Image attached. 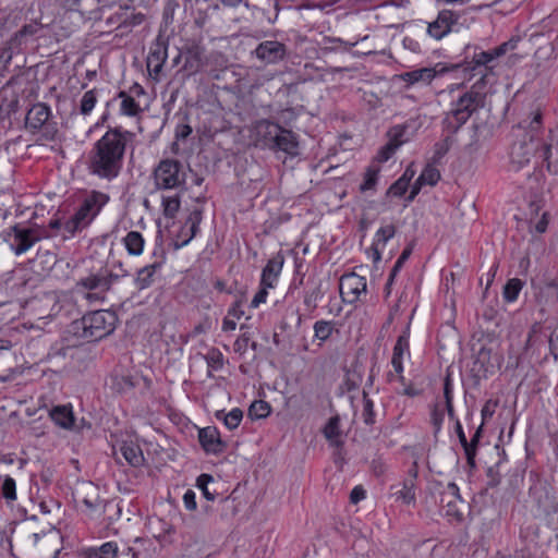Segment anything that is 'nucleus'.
I'll list each match as a JSON object with an SVG mask.
<instances>
[{
    "mask_svg": "<svg viewBox=\"0 0 558 558\" xmlns=\"http://www.w3.org/2000/svg\"><path fill=\"white\" fill-rule=\"evenodd\" d=\"M128 135L131 133L109 130L94 144L88 155V170L92 174L108 181L119 175Z\"/></svg>",
    "mask_w": 558,
    "mask_h": 558,
    "instance_id": "1",
    "label": "nucleus"
},
{
    "mask_svg": "<svg viewBox=\"0 0 558 558\" xmlns=\"http://www.w3.org/2000/svg\"><path fill=\"white\" fill-rule=\"evenodd\" d=\"M488 84L489 73H481L480 78L469 90L452 100L451 108L442 121L448 132L456 133L475 111L485 107Z\"/></svg>",
    "mask_w": 558,
    "mask_h": 558,
    "instance_id": "2",
    "label": "nucleus"
},
{
    "mask_svg": "<svg viewBox=\"0 0 558 558\" xmlns=\"http://www.w3.org/2000/svg\"><path fill=\"white\" fill-rule=\"evenodd\" d=\"M542 118V112L537 110L533 113L532 119L524 120L520 123V126L529 128L530 133L526 134L527 138L524 137L522 141L515 142L512 145L510 159L517 170L526 166L538 150V138L534 133L541 129Z\"/></svg>",
    "mask_w": 558,
    "mask_h": 558,
    "instance_id": "3",
    "label": "nucleus"
},
{
    "mask_svg": "<svg viewBox=\"0 0 558 558\" xmlns=\"http://www.w3.org/2000/svg\"><path fill=\"white\" fill-rule=\"evenodd\" d=\"M519 41L520 37H512L492 50L475 53L468 65H456L454 68H462L464 72H471V76H481V73H489V83L493 84L495 78L494 61L506 52L515 49Z\"/></svg>",
    "mask_w": 558,
    "mask_h": 558,
    "instance_id": "4",
    "label": "nucleus"
},
{
    "mask_svg": "<svg viewBox=\"0 0 558 558\" xmlns=\"http://www.w3.org/2000/svg\"><path fill=\"white\" fill-rule=\"evenodd\" d=\"M108 201L109 196L107 194L96 191L92 192L83 201L74 216L65 222V231L70 234H74L75 232L86 228Z\"/></svg>",
    "mask_w": 558,
    "mask_h": 558,
    "instance_id": "5",
    "label": "nucleus"
},
{
    "mask_svg": "<svg viewBox=\"0 0 558 558\" xmlns=\"http://www.w3.org/2000/svg\"><path fill=\"white\" fill-rule=\"evenodd\" d=\"M155 187L157 190H174L185 183L183 166L175 159L161 160L153 172Z\"/></svg>",
    "mask_w": 558,
    "mask_h": 558,
    "instance_id": "6",
    "label": "nucleus"
},
{
    "mask_svg": "<svg viewBox=\"0 0 558 558\" xmlns=\"http://www.w3.org/2000/svg\"><path fill=\"white\" fill-rule=\"evenodd\" d=\"M266 145L274 150H281L291 156L298 154L299 143L295 134L276 123L264 122Z\"/></svg>",
    "mask_w": 558,
    "mask_h": 558,
    "instance_id": "7",
    "label": "nucleus"
},
{
    "mask_svg": "<svg viewBox=\"0 0 558 558\" xmlns=\"http://www.w3.org/2000/svg\"><path fill=\"white\" fill-rule=\"evenodd\" d=\"M108 318H113L112 315L105 311H95L85 316L80 322L82 329V337L89 340H99L113 330L112 322Z\"/></svg>",
    "mask_w": 558,
    "mask_h": 558,
    "instance_id": "8",
    "label": "nucleus"
},
{
    "mask_svg": "<svg viewBox=\"0 0 558 558\" xmlns=\"http://www.w3.org/2000/svg\"><path fill=\"white\" fill-rule=\"evenodd\" d=\"M118 276L112 274H93L85 278H82L77 283V291L87 290L85 298L89 302H98L105 299V293L110 289L112 281Z\"/></svg>",
    "mask_w": 558,
    "mask_h": 558,
    "instance_id": "9",
    "label": "nucleus"
},
{
    "mask_svg": "<svg viewBox=\"0 0 558 558\" xmlns=\"http://www.w3.org/2000/svg\"><path fill=\"white\" fill-rule=\"evenodd\" d=\"M440 507L446 511V515L463 519L466 509L465 501L461 498L459 487L454 483H448L440 492Z\"/></svg>",
    "mask_w": 558,
    "mask_h": 558,
    "instance_id": "10",
    "label": "nucleus"
},
{
    "mask_svg": "<svg viewBox=\"0 0 558 558\" xmlns=\"http://www.w3.org/2000/svg\"><path fill=\"white\" fill-rule=\"evenodd\" d=\"M12 231V234H9L8 241L17 255L25 253L40 239L51 235L41 229H20L14 227Z\"/></svg>",
    "mask_w": 558,
    "mask_h": 558,
    "instance_id": "11",
    "label": "nucleus"
},
{
    "mask_svg": "<svg viewBox=\"0 0 558 558\" xmlns=\"http://www.w3.org/2000/svg\"><path fill=\"white\" fill-rule=\"evenodd\" d=\"M460 14L451 10H442L435 21L428 23L427 33L435 39H441L451 32L458 31Z\"/></svg>",
    "mask_w": 558,
    "mask_h": 558,
    "instance_id": "12",
    "label": "nucleus"
},
{
    "mask_svg": "<svg viewBox=\"0 0 558 558\" xmlns=\"http://www.w3.org/2000/svg\"><path fill=\"white\" fill-rule=\"evenodd\" d=\"M366 287L364 277L351 272L341 277L339 290L344 302L354 303L360 300L361 294L366 293Z\"/></svg>",
    "mask_w": 558,
    "mask_h": 558,
    "instance_id": "13",
    "label": "nucleus"
},
{
    "mask_svg": "<svg viewBox=\"0 0 558 558\" xmlns=\"http://www.w3.org/2000/svg\"><path fill=\"white\" fill-rule=\"evenodd\" d=\"M167 46L165 43L157 40L149 50L147 56L146 65L149 75L156 81H159V75L162 71V66L167 60Z\"/></svg>",
    "mask_w": 558,
    "mask_h": 558,
    "instance_id": "14",
    "label": "nucleus"
},
{
    "mask_svg": "<svg viewBox=\"0 0 558 558\" xmlns=\"http://www.w3.org/2000/svg\"><path fill=\"white\" fill-rule=\"evenodd\" d=\"M286 46L277 40L260 43L255 49V56L265 63H276L286 56Z\"/></svg>",
    "mask_w": 558,
    "mask_h": 558,
    "instance_id": "15",
    "label": "nucleus"
},
{
    "mask_svg": "<svg viewBox=\"0 0 558 558\" xmlns=\"http://www.w3.org/2000/svg\"><path fill=\"white\" fill-rule=\"evenodd\" d=\"M198 440L203 449L207 453H221L226 444L220 438V433L215 426H207L198 432Z\"/></svg>",
    "mask_w": 558,
    "mask_h": 558,
    "instance_id": "16",
    "label": "nucleus"
},
{
    "mask_svg": "<svg viewBox=\"0 0 558 558\" xmlns=\"http://www.w3.org/2000/svg\"><path fill=\"white\" fill-rule=\"evenodd\" d=\"M75 499L82 502L89 511L97 510L102 502L99 496V488L90 482L83 483L77 488Z\"/></svg>",
    "mask_w": 558,
    "mask_h": 558,
    "instance_id": "17",
    "label": "nucleus"
},
{
    "mask_svg": "<svg viewBox=\"0 0 558 558\" xmlns=\"http://www.w3.org/2000/svg\"><path fill=\"white\" fill-rule=\"evenodd\" d=\"M50 117V108L43 102L35 104L26 114L25 124L33 130L40 129Z\"/></svg>",
    "mask_w": 558,
    "mask_h": 558,
    "instance_id": "18",
    "label": "nucleus"
},
{
    "mask_svg": "<svg viewBox=\"0 0 558 558\" xmlns=\"http://www.w3.org/2000/svg\"><path fill=\"white\" fill-rule=\"evenodd\" d=\"M119 451L130 465L138 468L144 464L145 459L137 444L123 441L120 445Z\"/></svg>",
    "mask_w": 558,
    "mask_h": 558,
    "instance_id": "19",
    "label": "nucleus"
},
{
    "mask_svg": "<svg viewBox=\"0 0 558 558\" xmlns=\"http://www.w3.org/2000/svg\"><path fill=\"white\" fill-rule=\"evenodd\" d=\"M282 268V262L269 259L262 272L260 286L274 288L278 275Z\"/></svg>",
    "mask_w": 558,
    "mask_h": 558,
    "instance_id": "20",
    "label": "nucleus"
},
{
    "mask_svg": "<svg viewBox=\"0 0 558 558\" xmlns=\"http://www.w3.org/2000/svg\"><path fill=\"white\" fill-rule=\"evenodd\" d=\"M160 267L159 263H154L138 269L135 278V286L138 290L148 288L153 281L157 269Z\"/></svg>",
    "mask_w": 558,
    "mask_h": 558,
    "instance_id": "21",
    "label": "nucleus"
},
{
    "mask_svg": "<svg viewBox=\"0 0 558 558\" xmlns=\"http://www.w3.org/2000/svg\"><path fill=\"white\" fill-rule=\"evenodd\" d=\"M52 421L62 428H71L74 423V416L71 409L62 405L56 407L50 411Z\"/></svg>",
    "mask_w": 558,
    "mask_h": 558,
    "instance_id": "22",
    "label": "nucleus"
},
{
    "mask_svg": "<svg viewBox=\"0 0 558 558\" xmlns=\"http://www.w3.org/2000/svg\"><path fill=\"white\" fill-rule=\"evenodd\" d=\"M436 73L435 69L422 68L404 73L402 78L411 84L417 82L429 83L436 76Z\"/></svg>",
    "mask_w": 558,
    "mask_h": 558,
    "instance_id": "23",
    "label": "nucleus"
},
{
    "mask_svg": "<svg viewBox=\"0 0 558 558\" xmlns=\"http://www.w3.org/2000/svg\"><path fill=\"white\" fill-rule=\"evenodd\" d=\"M410 124L405 123L402 125H396L391 128L388 132L389 141L392 144L397 145V148H399L402 144L410 141L412 137V133H409Z\"/></svg>",
    "mask_w": 558,
    "mask_h": 558,
    "instance_id": "24",
    "label": "nucleus"
},
{
    "mask_svg": "<svg viewBox=\"0 0 558 558\" xmlns=\"http://www.w3.org/2000/svg\"><path fill=\"white\" fill-rule=\"evenodd\" d=\"M201 221L202 210H193L185 222L186 229L189 230V236L182 240L181 244L178 245L179 247L186 245L196 235L199 229Z\"/></svg>",
    "mask_w": 558,
    "mask_h": 558,
    "instance_id": "25",
    "label": "nucleus"
},
{
    "mask_svg": "<svg viewBox=\"0 0 558 558\" xmlns=\"http://www.w3.org/2000/svg\"><path fill=\"white\" fill-rule=\"evenodd\" d=\"M124 245L131 255H141L144 248V239L137 231H130L124 238Z\"/></svg>",
    "mask_w": 558,
    "mask_h": 558,
    "instance_id": "26",
    "label": "nucleus"
},
{
    "mask_svg": "<svg viewBox=\"0 0 558 558\" xmlns=\"http://www.w3.org/2000/svg\"><path fill=\"white\" fill-rule=\"evenodd\" d=\"M110 387L117 392H126L135 387L132 376L114 374L110 377Z\"/></svg>",
    "mask_w": 558,
    "mask_h": 558,
    "instance_id": "27",
    "label": "nucleus"
},
{
    "mask_svg": "<svg viewBox=\"0 0 558 558\" xmlns=\"http://www.w3.org/2000/svg\"><path fill=\"white\" fill-rule=\"evenodd\" d=\"M216 417L218 420H222L225 425L229 429H234L241 423L243 418V412L238 408L232 409L229 413H223V411H217Z\"/></svg>",
    "mask_w": 558,
    "mask_h": 558,
    "instance_id": "28",
    "label": "nucleus"
},
{
    "mask_svg": "<svg viewBox=\"0 0 558 558\" xmlns=\"http://www.w3.org/2000/svg\"><path fill=\"white\" fill-rule=\"evenodd\" d=\"M475 365H480L484 372H488L489 367L493 368V349L485 345L481 347L476 353Z\"/></svg>",
    "mask_w": 558,
    "mask_h": 558,
    "instance_id": "29",
    "label": "nucleus"
},
{
    "mask_svg": "<svg viewBox=\"0 0 558 558\" xmlns=\"http://www.w3.org/2000/svg\"><path fill=\"white\" fill-rule=\"evenodd\" d=\"M119 97L122 99L121 100V112L123 114L133 117V116H136L141 111L138 104L134 100V98L129 96L125 92H120Z\"/></svg>",
    "mask_w": 558,
    "mask_h": 558,
    "instance_id": "30",
    "label": "nucleus"
},
{
    "mask_svg": "<svg viewBox=\"0 0 558 558\" xmlns=\"http://www.w3.org/2000/svg\"><path fill=\"white\" fill-rule=\"evenodd\" d=\"M523 282L518 278L508 280L504 288V298L508 302H513L518 299L520 291L522 290Z\"/></svg>",
    "mask_w": 558,
    "mask_h": 558,
    "instance_id": "31",
    "label": "nucleus"
},
{
    "mask_svg": "<svg viewBox=\"0 0 558 558\" xmlns=\"http://www.w3.org/2000/svg\"><path fill=\"white\" fill-rule=\"evenodd\" d=\"M397 499H401L404 504H411L415 501V484L413 480H405L402 488L396 492Z\"/></svg>",
    "mask_w": 558,
    "mask_h": 558,
    "instance_id": "32",
    "label": "nucleus"
},
{
    "mask_svg": "<svg viewBox=\"0 0 558 558\" xmlns=\"http://www.w3.org/2000/svg\"><path fill=\"white\" fill-rule=\"evenodd\" d=\"M213 482L214 478L209 474H201L196 481V486L201 489L203 496L209 501H214L216 498V490H210L209 488V484Z\"/></svg>",
    "mask_w": 558,
    "mask_h": 558,
    "instance_id": "33",
    "label": "nucleus"
},
{
    "mask_svg": "<svg viewBox=\"0 0 558 558\" xmlns=\"http://www.w3.org/2000/svg\"><path fill=\"white\" fill-rule=\"evenodd\" d=\"M483 425H481L476 432L474 433L473 437L471 438V441H468L466 449H465V457L468 460V463L471 466L475 465V456H476V448L477 444L480 441V438L482 436Z\"/></svg>",
    "mask_w": 558,
    "mask_h": 558,
    "instance_id": "34",
    "label": "nucleus"
},
{
    "mask_svg": "<svg viewBox=\"0 0 558 558\" xmlns=\"http://www.w3.org/2000/svg\"><path fill=\"white\" fill-rule=\"evenodd\" d=\"M333 331V324L328 320H318L314 324V337L320 341H326Z\"/></svg>",
    "mask_w": 558,
    "mask_h": 558,
    "instance_id": "35",
    "label": "nucleus"
},
{
    "mask_svg": "<svg viewBox=\"0 0 558 558\" xmlns=\"http://www.w3.org/2000/svg\"><path fill=\"white\" fill-rule=\"evenodd\" d=\"M270 413V405L264 400L254 401L248 409V416L251 418H264Z\"/></svg>",
    "mask_w": 558,
    "mask_h": 558,
    "instance_id": "36",
    "label": "nucleus"
},
{
    "mask_svg": "<svg viewBox=\"0 0 558 558\" xmlns=\"http://www.w3.org/2000/svg\"><path fill=\"white\" fill-rule=\"evenodd\" d=\"M396 234V227L393 225H387L379 228L375 234L374 244L384 247L387 242Z\"/></svg>",
    "mask_w": 558,
    "mask_h": 558,
    "instance_id": "37",
    "label": "nucleus"
},
{
    "mask_svg": "<svg viewBox=\"0 0 558 558\" xmlns=\"http://www.w3.org/2000/svg\"><path fill=\"white\" fill-rule=\"evenodd\" d=\"M413 246L414 244L413 243H410L404 250L403 252L401 253V255L399 256V258L397 259L391 272H390V276L388 278V282H387V286H390L397 275V272L402 268L403 264L405 263V260L410 257V255L412 254V251H413Z\"/></svg>",
    "mask_w": 558,
    "mask_h": 558,
    "instance_id": "38",
    "label": "nucleus"
},
{
    "mask_svg": "<svg viewBox=\"0 0 558 558\" xmlns=\"http://www.w3.org/2000/svg\"><path fill=\"white\" fill-rule=\"evenodd\" d=\"M162 207L165 217L173 218L180 209L179 196L163 197Z\"/></svg>",
    "mask_w": 558,
    "mask_h": 558,
    "instance_id": "39",
    "label": "nucleus"
},
{
    "mask_svg": "<svg viewBox=\"0 0 558 558\" xmlns=\"http://www.w3.org/2000/svg\"><path fill=\"white\" fill-rule=\"evenodd\" d=\"M440 179L439 171L432 165H427L420 174V181L425 182L427 185H435Z\"/></svg>",
    "mask_w": 558,
    "mask_h": 558,
    "instance_id": "40",
    "label": "nucleus"
},
{
    "mask_svg": "<svg viewBox=\"0 0 558 558\" xmlns=\"http://www.w3.org/2000/svg\"><path fill=\"white\" fill-rule=\"evenodd\" d=\"M363 411L362 417L365 424L373 425L375 423V412L373 401L367 398L366 392H363Z\"/></svg>",
    "mask_w": 558,
    "mask_h": 558,
    "instance_id": "41",
    "label": "nucleus"
},
{
    "mask_svg": "<svg viewBox=\"0 0 558 558\" xmlns=\"http://www.w3.org/2000/svg\"><path fill=\"white\" fill-rule=\"evenodd\" d=\"M97 97L95 90L92 89L86 92L81 99V113L88 114L94 109Z\"/></svg>",
    "mask_w": 558,
    "mask_h": 558,
    "instance_id": "42",
    "label": "nucleus"
},
{
    "mask_svg": "<svg viewBox=\"0 0 558 558\" xmlns=\"http://www.w3.org/2000/svg\"><path fill=\"white\" fill-rule=\"evenodd\" d=\"M1 489L3 498H5L8 501H13L16 499V484L12 477L7 476L3 480Z\"/></svg>",
    "mask_w": 558,
    "mask_h": 558,
    "instance_id": "43",
    "label": "nucleus"
},
{
    "mask_svg": "<svg viewBox=\"0 0 558 558\" xmlns=\"http://www.w3.org/2000/svg\"><path fill=\"white\" fill-rule=\"evenodd\" d=\"M378 168L369 167L365 173L364 182L361 184L360 190L362 192L373 190L377 183Z\"/></svg>",
    "mask_w": 558,
    "mask_h": 558,
    "instance_id": "44",
    "label": "nucleus"
},
{
    "mask_svg": "<svg viewBox=\"0 0 558 558\" xmlns=\"http://www.w3.org/2000/svg\"><path fill=\"white\" fill-rule=\"evenodd\" d=\"M41 29V25L37 22L24 25L19 32L15 33L12 41L21 40L26 36H34Z\"/></svg>",
    "mask_w": 558,
    "mask_h": 558,
    "instance_id": "45",
    "label": "nucleus"
},
{
    "mask_svg": "<svg viewBox=\"0 0 558 558\" xmlns=\"http://www.w3.org/2000/svg\"><path fill=\"white\" fill-rule=\"evenodd\" d=\"M449 149H450L449 137L442 140L440 142H437L434 145V154H433V157H432V161L434 163L439 162L440 159L448 153Z\"/></svg>",
    "mask_w": 558,
    "mask_h": 558,
    "instance_id": "46",
    "label": "nucleus"
},
{
    "mask_svg": "<svg viewBox=\"0 0 558 558\" xmlns=\"http://www.w3.org/2000/svg\"><path fill=\"white\" fill-rule=\"evenodd\" d=\"M409 351V336L407 333L401 335L393 348L392 357L402 360L403 354Z\"/></svg>",
    "mask_w": 558,
    "mask_h": 558,
    "instance_id": "47",
    "label": "nucleus"
},
{
    "mask_svg": "<svg viewBox=\"0 0 558 558\" xmlns=\"http://www.w3.org/2000/svg\"><path fill=\"white\" fill-rule=\"evenodd\" d=\"M408 186L409 179H407V175H402L389 187L388 193L400 197L407 192Z\"/></svg>",
    "mask_w": 558,
    "mask_h": 558,
    "instance_id": "48",
    "label": "nucleus"
},
{
    "mask_svg": "<svg viewBox=\"0 0 558 558\" xmlns=\"http://www.w3.org/2000/svg\"><path fill=\"white\" fill-rule=\"evenodd\" d=\"M324 435L328 440H335L339 435V418L331 417L324 428Z\"/></svg>",
    "mask_w": 558,
    "mask_h": 558,
    "instance_id": "49",
    "label": "nucleus"
},
{
    "mask_svg": "<svg viewBox=\"0 0 558 558\" xmlns=\"http://www.w3.org/2000/svg\"><path fill=\"white\" fill-rule=\"evenodd\" d=\"M117 550H118L117 544L112 543V542H108V543L102 544L97 549V556L99 558H114L117 555Z\"/></svg>",
    "mask_w": 558,
    "mask_h": 558,
    "instance_id": "50",
    "label": "nucleus"
},
{
    "mask_svg": "<svg viewBox=\"0 0 558 558\" xmlns=\"http://www.w3.org/2000/svg\"><path fill=\"white\" fill-rule=\"evenodd\" d=\"M397 145L392 144L390 141L379 150L378 160L384 162L387 161L397 150Z\"/></svg>",
    "mask_w": 558,
    "mask_h": 558,
    "instance_id": "51",
    "label": "nucleus"
},
{
    "mask_svg": "<svg viewBox=\"0 0 558 558\" xmlns=\"http://www.w3.org/2000/svg\"><path fill=\"white\" fill-rule=\"evenodd\" d=\"M12 59V51L10 48H3L0 50V75L3 74L8 64Z\"/></svg>",
    "mask_w": 558,
    "mask_h": 558,
    "instance_id": "52",
    "label": "nucleus"
},
{
    "mask_svg": "<svg viewBox=\"0 0 558 558\" xmlns=\"http://www.w3.org/2000/svg\"><path fill=\"white\" fill-rule=\"evenodd\" d=\"M320 298V289L319 287L314 288L311 292H308L305 296V304L310 307L315 308L317 306V300Z\"/></svg>",
    "mask_w": 558,
    "mask_h": 558,
    "instance_id": "53",
    "label": "nucleus"
},
{
    "mask_svg": "<svg viewBox=\"0 0 558 558\" xmlns=\"http://www.w3.org/2000/svg\"><path fill=\"white\" fill-rule=\"evenodd\" d=\"M196 495L192 489H187L183 495V502L187 510L193 511L196 509Z\"/></svg>",
    "mask_w": 558,
    "mask_h": 558,
    "instance_id": "54",
    "label": "nucleus"
},
{
    "mask_svg": "<svg viewBox=\"0 0 558 558\" xmlns=\"http://www.w3.org/2000/svg\"><path fill=\"white\" fill-rule=\"evenodd\" d=\"M549 350L555 360L558 359V326L549 337Z\"/></svg>",
    "mask_w": 558,
    "mask_h": 558,
    "instance_id": "55",
    "label": "nucleus"
},
{
    "mask_svg": "<svg viewBox=\"0 0 558 558\" xmlns=\"http://www.w3.org/2000/svg\"><path fill=\"white\" fill-rule=\"evenodd\" d=\"M539 156L543 158L544 161L547 162V169L551 170V165L549 162V158L551 155V146L549 144H543L541 147L538 146Z\"/></svg>",
    "mask_w": 558,
    "mask_h": 558,
    "instance_id": "56",
    "label": "nucleus"
},
{
    "mask_svg": "<svg viewBox=\"0 0 558 558\" xmlns=\"http://www.w3.org/2000/svg\"><path fill=\"white\" fill-rule=\"evenodd\" d=\"M268 289L269 288L262 286V289L255 294V296L252 300L251 305L253 307H257L260 303H264L266 301V298L268 294V292H267Z\"/></svg>",
    "mask_w": 558,
    "mask_h": 558,
    "instance_id": "57",
    "label": "nucleus"
},
{
    "mask_svg": "<svg viewBox=\"0 0 558 558\" xmlns=\"http://www.w3.org/2000/svg\"><path fill=\"white\" fill-rule=\"evenodd\" d=\"M365 498V490L363 489L362 486H355L351 494H350V500L352 504H357L360 502L361 500H363Z\"/></svg>",
    "mask_w": 558,
    "mask_h": 558,
    "instance_id": "58",
    "label": "nucleus"
},
{
    "mask_svg": "<svg viewBox=\"0 0 558 558\" xmlns=\"http://www.w3.org/2000/svg\"><path fill=\"white\" fill-rule=\"evenodd\" d=\"M497 407V402L495 401H492V400H488L483 409H482V416H483V420H486L487 417H492L494 412H495V409Z\"/></svg>",
    "mask_w": 558,
    "mask_h": 558,
    "instance_id": "59",
    "label": "nucleus"
},
{
    "mask_svg": "<svg viewBox=\"0 0 558 558\" xmlns=\"http://www.w3.org/2000/svg\"><path fill=\"white\" fill-rule=\"evenodd\" d=\"M442 420H444L442 411L438 410L437 407H435L432 412V423L435 425V427L437 429L440 428Z\"/></svg>",
    "mask_w": 558,
    "mask_h": 558,
    "instance_id": "60",
    "label": "nucleus"
},
{
    "mask_svg": "<svg viewBox=\"0 0 558 558\" xmlns=\"http://www.w3.org/2000/svg\"><path fill=\"white\" fill-rule=\"evenodd\" d=\"M456 432H457V435H458V438H459V441H460L461 446L465 450L466 449V445H468V439H466V436H465V434L463 432L462 425H461L460 421H458V420H457V423H456Z\"/></svg>",
    "mask_w": 558,
    "mask_h": 558,
    "instance_id": "61",
    "label": "nucleus"
},
{
    "mask_svg": "<svg viewBox=\"0 0 558 558\" xmlns=\"http://www.w3.org/2000/svg\"><path fill=\"white\" fill-rule=\"evenodd\" d=\"M391 364H392V367L396 372V376L400 379H402V372H403V366H402V360H399L398 357H392L391 359Z\"/></svg>",
    "mask_w": 558,
    "mask_h": 558,
    "instance_id": "62",
    "label": "nucleus"
},
{
    "mask_svg": "<svg viewBox=\"0 0 558 558\" xmlns=\"http://www.w3.org/2000/svg\"><path fill=\"white\" fill-rule=\"evenodd\" d=\"M423 185H427V184L425 182H421L420 177H418L412 186L411 193L409 195V201L414 199V197L418 194V192L421 191V187Z\"/></svg>",
    "mask_w": 558,
    "mask_h": 558,
    "instance_id": "63",
    "label": "nucleus"
},
{
    "mask_svg": "<svg viewBox=\"0 0 558 558\" xmlns=\"http://www.w3.org/2000/svg\"><path fill=\"white\" fill-rule=\"evenodd\" d=\"M381 246L377 245V244H374L372 245V247L369 248V251L372 252V257H373V260L374 263H378L381 258V254H380V251H381Z\"/></svg>",
    "mask_w": 558,
    "mask_h": 558,
    "instance_id": "64",
    "label": "nucleus"
}]
</instances>
